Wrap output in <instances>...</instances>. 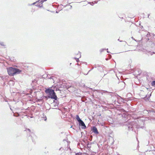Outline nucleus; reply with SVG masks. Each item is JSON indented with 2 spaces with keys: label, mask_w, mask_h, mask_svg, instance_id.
Segmentation results:
<instances>
[{
  "label": "nucleus",
  "mask_w": 155,
  "mask_h": 155,
  "mask_svg": "<svg viewBox=\"0 0 155 155\" xmlns=\"http://www.w3.org/2000/svg\"><path fill=\"white\" fill-rule=\"evenodd\" d=\"M8 74L10 76H14L16 74L20 73L21 71L19 69L15 68H14L12 67H10L8 70Z\"/></svg>",
  "instance_id": "nucleus-1"
},
{
  "label": "nucleus",
  "mask_w": 155,
  "mask_h": 155,
  "mask_svg": "<svg viewBox=\"0 0 155 155\" xmlns=\"http://www.w3.org/2000/svg\"><path fill=\"white\" fill-rule=\"evenodd\" d=\"M45 92L49 95V97L55 100L57 99V96L53 90L48 88L45 90Z\"/></svg>",
  "instance_id": "nucleus-2"
},
{
  "label": "nucleus",
  "mask_w": 155,
  "mask_h": 155,
  "mask_svg": "<svg viewBox=\"0 0 155 155\" xmlns=\"http://www.w3.org/2000/svg\"><path fill=\"white\" fill-rule=\"evenodd\" d=\"M92 131L96 134H98L99 132L97 130V128L95 127H93L92 129Z\"/></svg>",
  "instance_id": "nucleus-3"
},
{
  "label": "nucleus",
  "mask_w": 155,
  "mask_h": 155,
  "mask_svg": "<svg viewBox=\"0 0 155 155\" xmlns=\"http://www.w3.org/2000/svg\"><path fill=\"white\" fill-rule=\"evenodd\" d=\"M79 125L83 126L82 127L83 129H85L86 127V125H85L84 123L81 120L79 122Z\"/></svg>",
  "instance_id": "nucleus-4"
},
{
  "label": "nucleus",
  "mask_w": 155,
  "mask_h": 155,
  "mask_svg": "<svg viewBox=\"0 0 155 155\" xmlns=\"http://www.w3.org/2000/svg\"><path fill=\"white\" fill-rule=\"evenodd\" d=\"M76 119L78 121V122H79L81 120V119L80 118L79 116L78 115H77L76 116Z\"/></svg>",
  "instance_id": "nucleus-5"
},
{
  "label": "nucleus",
  "mask_w": 155,
  "mask_h": 155,
  "mask_svg": "<svg viewBox=\"0 0 155 155\" xmlns=\"http://www.w3.org/2000/svg\"><path fill=\"white\" fill-rule=\"evenodd\" d=\"M152 86L155 87V81H153L151 83Z\"/></svg>",
  "instance_id": "nucleus-6"
},
{
  "label": "nucleus",
  "mask_w": 155,
  "mask_h": 155,
  "mask_svg": "<svg viewBox=\"0 0 155 155\" xmlns=\"http://www.w3.org/2000/svg\"><path fill=\"white\" fill-rule=\"evenodd\" d=\"M39 0H39V1H36V2H34V3H32V5H34L35 4H36L37 2H38L39 1Z\"/></svg>",
  "instance_id": "nucleus-7"
},
{
  "label": "nucleus",
  "mask_w": 155,
  "mask_h": 155,
  "mask_svg": "<svg viewBox=\"0 0 155 155\" xmlns=\"http://www.w3.org/2000/svg\"><path fill=\"white\" fill-rule=\"evenodd\" d=\"M76 59V61H77V62H78V61L79 60H78V58H77V59Z\"/></svg>",
  "instance_id": "nucleus-8"
},
{
  "label": "nucleus",
  "mask_w": 155,
  "mask_h": 155,
  "mask_svg": "<svg viewBox=\"0 0 155 155\" xmlns=\"http://www.w3.org/2000/svg\"><path fill=\"white\" fill-rule=\"evenodd\" d=\"M41 3H43V1H41Z\"/></svg>",
  "instance_id": "nucleus-9"
},
{
  "label": "nucleus",
  "mask_w": 155,
  "mask_h": 155,
  "mask_svg": "<svg viewBox=\"0 0 155 155\" xmlns=\"http://www.w3.org/2000/svg\"><path fill=\"white\" fill-rule=\"evenodd\" d=\"M28 130H29V129H28Z\"/></svg>",
  "instance_id": "nucleus-10"
}]
</instances>
